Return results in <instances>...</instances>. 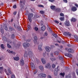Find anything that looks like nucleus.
<instances>
[{
  "label": "nucleus",
  "mask_w": 78,
  "mask_h": 78,
  "mask_svg": "<svg viewBox=\"0 0 78 78\" xmlns=\"http://www.w3.org/2000/svg\"><path fill=\"white\" fill-rule=\"evenodd\" d=\"M63 34L65 36H68V37H71L72 36V34L69 32L67 31L66 32H64L63 33Z\"/></svg>",
  "instance_id": "1"
},
{
  "label": "nucleus",
  "mask_w": 78,
  "mask_h": 78,
  "mask_svg": "<svg viewBox=\"0 0 78 78\" xmlns=\"http://www.w3.org/2000/svg\"><path fill=\"white\" fill-rule=\"evenodd\" d=\"M25 2L23 0H20V4L22 7V8H24V7H23V6H24V5H25Z\"/></svg>",
  "instance_id": "2"
},
{
  "label": "nucleus",
  "mask_w": 78,
  "mask_h": 78,
  "mask_svg": "<svg viewBox=\"0 0 78 78\" xmlns=\"http://www.w3.org/2000/svg\"><path fill=\"white\" fill-rule=\"evenodd\" d=\"M28 19L29 20V21L30 22H31V18L33 17V14L32 13H30L28 15Z\"/></svg>",
  "instance_id": "3"
},
{
  "label": "nucleus",
  "mask_w": 78,
  "mask_h": 78,
  "mask_svg": "<svg viewBox=\"0 0 78 78\" xmlns=\"http://www.w3.org/2000/svg\"><path fill=\"white\" fill-rule=\"evenodd\" d=\"M58 68H59V66H58L55 69L54 71V75L55 76L58 75V71H59V69H58Z\"/></svg>",
  "instance_id": "4"
},
{
  "label": "nucleus",
  "mask_w": 78,
  "mask_h": 78,
  "mask_svg": "<svg viewBox=\"0 0 78 78\" xmlns=\"http://www.w3.org/2000/svg\"><path fill=\"white\" fill-rule=\"evenodd\" d=\"M39 77H42V78H45L47 76V75L45 74L41 73L38 74Z\"/></svg>",
  "instance_id": "5"
},
{
  "label": "nucleus",
  "mask_w": 78,
  "mask_h": 78,
  "mask_svg": "<svg viewBox=\"0 0 78 78\" xmlns=\"http://www.w3.org/2000/svg\"><path fill=\"white\" fill-rule=\"evenodd\" d=\"M23 46L24 48L29 47L30 46V43H24L23 44Z\"/></svg>",
  "instance_id": "6"
},
{
  "label": "nucleus",
  "mask_w": 78,
  "mask_h": 78,
  "mask_svg": "<svg viewBox=\"0 0 78 78\" xmlns=\"http://www.w3.org/2000/svg\"><path fill=\"white\" fill-rule=\"evenodd\" d=\"M44 48L47 52H50L51 51V48L48 46H46Z\"/></svg>",
  "instance_id": "7"
},
{
  "label": "nucleus",
  "mask_w": 78,
  "mask_h": 78,
  "mask_svg": "<svg viewBox=\"0 0 78 78\" xmlns=\"http://www.w3.org/2000/svg\"><path fill=\"white\" fill-rule=\"evenodd\" d=\"M28 54L30 58L32 59L33 58V52L32 51H29Z\"/></svg>",
  "instance_id": "8"
},
{
  "label": "nucleus",
  "mask_w": 78,
  "mask_h": 78,
  "mask_svg": "<svg viewBox=\"0 0 78 78\" xmlns=\"http://www.w3.org/2000/svg\"><path fill=\"white\" fill-rule=\"evenodd\" d=\"M20 64L21 66H23L24 64H25V63L24 62V60L23 59H22L20 61Z\"/></svg>",
  "instance_id": "9"
},
{
  "label": "nucleus",
  "mask_w": 78,
  "mask_h": 78,
  "mask_svg": "<svg viewBox=\"0 0 78 78\" xmlns=\"http://www.w3.org/2000/svg\"><path fill=\"white\" fill-rule=\"evenodd\" d=\"M30 64L32 69V70H34V69H35V66H34V64L33 62L30 63Z\"/></svg>",
  "instance_id": "10"
},
{
  "label": "nucleus",
  "mask_w": 78,
  "mask_h": 78,
  "mask_svg": "<svg viewBox=\"0 0 78 78\" xmlns=\"http://www.w3.org/2000/svg\"><path fill=\"white\" fill-rule=\"evenodd\" d=\"M77 20L74 17H72L70 19V21L71 22H75Z\"/></svg>",
  "instance_id": "11"
},
{
  "label": "nucleus",
  "mask_w": 78,
  "mask_h": 78,
  "mask_svg": "<svg viewBox=\"0 0 78 78\" xmlns=\"http://www.w3.org/2000/svg\"><path fill=\"white\" fill-rule=\"evenodd\" d=\"M71 10L73 12H75L77 10V8L75 6L72 7L71 9Z\"/></svg>",
  "instance_id": "12"
},
{
  "label": "nucleus",
  "mask_w": 78,
  "mask_h": 78,
  "mask_svg": "<svg viewBox=\"0 0 78 78\" xmlns=\"http://www.w3.org/2000/svg\"><path fill=\"white\" fill-rule=\"evenodd\" d=\"M67 51L69 53H74V50H73V49L71 48L68 49Z\"/></svg>",
  "instance_id": "13"
},
{
  "label": "nucleus",
  "mask_w": 78,
  "mask_h": 78,
  "mask_svg": "<svg viewBox=\"0 0 78 78\" xmlns=\"http://www.w3.org/2000/svg\"><path fill=\"white\" fill-rule=\"evenodd\" d=\"M65 56H67L68 57H69V58H72V55H71L69 53H65Z\"/></svg>",
  "instance_id": "14"
},
{
  "label": "nucleus",
  "mask_w": 78,
  "mask_h": 78,
  "mask_svg": "<svg viewBox=\"0 0 78 78\" xmlns=\"http://www.w3.org/2000/svg\"><path fill=\"white\" fill-rule=\"evenodd\" d=\"M41 61L42 62L43 64H44L46 63V61L45 60V58H42L41 59Z\"/></svg>",
  "instance_id": "15"
},
{
  "label": "nucleus",
  "mask_w": 78,
  "mask_h": 78,
  "mask_svg": "<svg viewBox=\"0 0 78 78\" xmlns=\"http://www.w3.org/2000/svg\"><path fill=\"white\" fill-rule=\"evenodd\" d=\"M37 37L36 36H35L34 37V44L37 43Z\"/></svg>",
  "instance_id": "16"
},
{
  "label": "nucleus",
  "mask_w": 78,
  "mask_h": 78,
  "mask_svg": "<svg viewBox=\"0 0 78 78\" xmlns=\"http://www.w3.org/2000/svg\"><path fill=\"white\" fill-rule=\"evenodd\" d=\"M13 58L15 61H19L20 59L18 57H13Z\"/></svg>",
  "instance_id": "17"
},
{
  "label": "nucleus",
  "mask_w": 78,
  "mask_h": 78,
  "mask_svg": "<svg viewBox=\"0 0 78 78\" xmlns=\"http://www.w3.org/2000/svg\"><path fill=\"white\" fill-rule=\"evenodd\" d=\"M50 8L53 11H55V9H56V7L55 5H51V6Z\"/></svg>",
  "instance_id": "18"
},
{
  "label": "nucleus",
  "mask_w": 78,
  "mask_h": 78,
  "mask_svg": "<svg viewBox=\"0 0 78 78\" xmlns=\"http://www.w3.org/2000/svg\"><path fill=\"white\" fill-rule=\"evenodd\" d=\"M65 25L66 26H70V23L69 22V21H67L66 22V23H65Z\"/></svg>",
  "instance_id": "19"
},
{
  "label": "nucleus",
  "mask_w": 78,
  "mask_h": 78,
  "mask_svg": "<svg viewBox=\"0 0 78 78\" xmlns=\"http://www.w3.org/2000/svg\"><path fill=\"white\" fill-rule=\"evenodd\" d=\"M2 39L3 41H4L5 42H7V38H6V37L5 36H3L2 37Z\"/></svg>",
  "instance_id": "20"
},
{
  "label": "nucleus",
  "mask_w": 78,
  "mask_h": 78,
  "mask_svg": "<svg viewBox=\"0 0 78 78\" xmlns=\"http://www.w3.org/2000/svg\"><path fill=\"white\" fill-rule=\"evenodd\" d=\"M39 68L41 71H44V68L42 66H40Z\"/></svg>",
  "instance_id": "21"
},
{
  "label": "nucleus",
  "mask_w": 78,
  "mask_h": 78,
  "mask_svg": "<svg viewBox=\"0 0 78 78\" xmlns=\"http://www.w3.org/2000/svg\"><path fill=\"white\" fill-rule=\"evenodd\" d=\"M9 30L10 31H14V30H15V29H14L12 27H11V26H9Z\"/></svg>",
  "instance_id": "22"
},
{
  "label": "nucleus",
  "mask_w": 78,
  "mask_h": 78,
  "mask_svg": "<svg viewBox=\"0 0 78 78\" xmlns=\"http://www.w3.org/2000/svg\"><path fill=\"white\" fill-rule=\"evenodd\" d=\"M38 48L39 50L40 51H42V46L41 45H39L38 46Z\"/></svg>",
  "instance_id": "23"
},
{
  "label": "nucleus",
  "mask_w": 78,
  "mask_h": 78,
  "mask_svg": "<svg viewBox=\"0 0 78 78\" xmlns=\"http://www.w3.org/2000/svg\"><path fill=\"white\" fill-rule=\"evenodd\" d=\"M45 29H46L45 27L44 26H42L41 27V30L42 31H44L45 30Z\"/></svg>",
  "instance_id": "24"
},
{
  "label": "nucleus",
  "mask_w": 78,
  "mask_h": 78,
  "mask_svg": "<svg viewBox=\"0 0 78 78\" xmlns=\"http://www.w3.org/2000/svg\"><path fill=\"white\" fill-rule=\"evenodd\" d=\"M3 28H4L5 30H6V31H7L8 30V27L6 25H4L3 26Z\"/></svg>",
  "instance_id": "25"
},
{
  "label": "nucleus",
  "mask_w": 78,
  "mask_h": 78,
  "mask_svg": "<svg viewBox=\"0 0 78 78\" xmlns=\"http://www.w3.org/2000/svg\"><path fill=\"white\" fill-rule=\"evenodd\" d=\"M50 64L49 63H48L47 64V65H45V67L47 69V68H48V67H50Z\"/></svg>",
  "instance_id": "26"
},
{
  "label": "nucleus",
  "mask_w": 78,
  "mask_h": 78,
  "mask_svg": "<svg viewBox=\"0 0 78 78\" xmlns=\"http://www.w3.org/2000/svg\"><path fill=\"white\" fill-rule=\"evenodd\" d=\"M11 38L12 39H14L15 38V36L14 35V34H12L11 35Z\"/></svg>",
  "instance_id": "27"
},
{
  "label": "nucleus",
  "mask_w": 78,
  "mask_h": 78,
  "mask_svg": "<svg viewBox=\"0 0 78 78\" xmlns=\"http://www.w3.org/2000/svg\"><path fill=\"white\" fill-rule=\"evenodd\" d=\"M59 59L60 61H63V60H64V58L63 57L61 56L59 57Z\"/></svg>",
  "instance_id": "28"
},
{
  "label": "nucleus",
  "mask_w": 78,
  "mask_h": 78,
  "mask_svg": "<svg viewBox=\"0 0 78 78\" xmlns=\"http://www.w3.org/2000/svg\"><path fill=\"white\" fill-rule=\"evenodd\" d=\"M0 31H1L2 33V34H3L4 33V31H3V28L1 27L0 29Z\"/></svg>",
  "instance_id": "29"
},
{
  "label": "nucleus",
  "mask_w": 78,
  "mask_h": 78,
  "mask_svg": "<svg viewBox=\"0 0 78 78\" xmlns=\"http://www.w3.org/2000/svg\"><path fill=\"white\" fill-rule=\"evenodd\" d=\"M8 72L10 74V75H12V73L11 71V69H8Z\"/></svg>",
  "instance_id": "30"
},
{
  "label": "nucleus",
  "mask_w": 78,
  "mask_h": 78,
  "mask_svg": "<svg viewBox=\"0 0 78 78\" xmlns=\"http://www.w3.org/2000/svg\"><path fill=\"white\" fill-rule=\"evenodd\" d=\"M60 75L61 76H62L63 77H64V75H65V73H60Z\"/></svg>",
  "instance_id": "31"
},
{
  "label": "nucleus",
  "mask_w": 78,
  "mask_h": 78,
  "mask_svg": "<svg viewBox=\"0 0 78 78\" xmlns=\"http://www.w3.org/2000/svg\"><path fill=\"white\" fill-rule=\"evenodd\" d=\"M54 55H58L59 53V52L58 51H56L55 52H54Z\"/></svg>",
  "instance_id": "32"
},
{
  "label": "nucleus",
  "mask_w": 78,
  "mask_h": 78,
  "mask_svg": "<svg viewBox=\"0 0 78 78\" xmlns=\"http://www.w3.org/2000/svg\"><path fill=\"white\" fill-rule=\"evenodd\" d=\"M71 77V76L70 75H68L67 76H66L65 78H70Z\"/></svg>",
  "instance_id": "33"
},
{
  "label": "nucleus",
  "mask_w": 78,
  "mask_h": 78,
  "mask_svg": "<svg viewBox=\"0 0 78 78\" xmlns=\"http://www.w3.org/2000/svg\"><path fill=\"white\" fill-rule=\"evenodd\" d=\"M40 13L41 14H44L45 13V12L42 10L40 11Z\"/></svg>",
  "instance_id": "34"
},
{
  "label": "nucleus",
  "mask_w": 78,
  "mask_h": 78,
  "mask_svg": "<svg viewBox=\"0 0 78 78\" xmlns=\"http://www.w3.org/2000/svg\"><path fill=\"white\" fill-rule=\"evenodd\" d=\"M40 61H39V60L38 59H37V58H36V62L37 63V64H38V62H39Z\"/></svg>",
  "instance_id": "35"
},
{
  "label": "nucleus",
  "mask_w": 78,
  "mask_h": 78,
  "mask_svg": "<svg viewBox=\"0 0 78 78\" xmlns=\"http://www.w3.org/2000/svg\"><path fill=\"white\" fill-rule=\"evenodd\" d=\"M56 10L58 12H59L61 11V9H60V8L57 9H56Z\"/></svg>",
  "instance_id": "36"
},
{
  "label": "nucleus",
  "mask_w": 78,
  "mask_h": 78,
  "mask_svg": "<svg viewBox=\"0 0 78 78\" xmlns=\"http://www.w3.org/2000/svg\"><path fill=\"white\" fill-rule=\"evenodd\" d=\"M60 20L61 21H64V19L63 17H60Z\"/></svg>",
  "instance_id": "37"
},
{
  "label": "nucleus",
  "mask_w": 78,
  "mask_h": 78,
  "mask_svg": "<svg viewBox=\"0 0 78 78\" xmlns=\"http://www.w3.org/2000/svg\"><path fill=\"white\" fill-rule=\"evenodd\" d=\"M1 47L2 48V49H4V48H5V47H4V46H3V44H1Z\"/></svg>",
  "instance_id": "38"
},
{
  "label": "nucleus",
  "mask_w": 78,
  "mask_h": 78,
  "mask_svg": "<svg viewBox=\"0 0 78 78\" xmlns=\"http://www.w3.org/2000/svg\"><path fill=\"white\" fill-rule=\"evenodd\" d=\"M53 36H54V37H55V38L57 37L58 36V35H57V34H53Z\"/></svg>",
  "instance_id": "39"
},
{
  "label": "nucleus",
  "mask_w": 78,
  "mask_h": 78,
  "mask_svg": "<svg viewBox=\"0 0 78 78\" xmlns=\"http://www.w3.org/2000/svg\"><path fill=\"white\" fill-rule=\"evenodd\" d=\"M38 7H40V8H44V5H38Z\"/></svg>",
  "instance_id": "40"
},
{
  "label": "nucleus",
  "mask_w": 78,
  "mask_h": 78,
  "mask_svg": "<svg viewBox=\"0 0 78 78\" xmlns=\"http://www.w3.org/2000/svg\"><path fill=\"white\" fill-rule=\"evenodd\" d=\"M7 45L8 48H11V45H10L9 44H7Z\"/></svg>",
  "instance_id": "41"
},
{
  "label": "nucleus",
  "mask_w": 78,
  "mask_h": 78,
  "mask_svg": "<svg viewBox=\"0 0 78 78\" xmlns=\"http://www.w3.org/2000/svg\"><path fill=\"white\" fill-rule=\"evenodd\" d=\"M17 11H15V12H13V14L14 16H16V14H17Z\"/></svg>",
  "instance_id": "42"
},
{
  "label": "nucleus",
  "mask_w": 78,
  "mask_h": 78,
  "mask_svg": "<svg viewBox=\"0 0 78 78\" xmlns=\"http://www.w3.org/2000/svg\"><path fill=\"white\" fill-rule=\"evenodd\" d=\"M27 27L28 28V30H30V28H31V26L30 25H28L27 26Z\"/></svg>",
  "instance_id": "43"
},
{
  "label": "nucleus",
  "mask_w": 78,
  "mask_h": 78,
  "mask_svg": "<svg viewBox=\"0 0 78 78\" xmlns=\"http://www.w3.org/2000/svg\"><path fill=\"white\" fill-rule=\"evenodd\" d=\"M11 78H15V75L14 74L12 75L11 76Z\"/></svg>",
  "instance_id": "44"
},
{
  "label": "nucleus",
  "mask_w": 78,
  "mask_h": 78,
  "mask_svg": "<svg viewBox=\"0 0 78 78\" xmlns=\"http://www.w3.org/2000/svg\"><path fill=\"white\" fill-rule=\"evenodd\" d=\"M28 56V54H27V53H25L24 54V57H25V58L26 57H27Z\"/></svg>",
  "instance_id": "45"
},
{
  "label": "nucleus",
  "mask_w": 78,
  "mask_h": 78,
  "mask_svg": "<svg viewBox=\"0 0 78 78\" xmlns=\"http://www.w3.org/2000/svg\"><path fill=\"white\" fill-rule=\"evenodd\" d=\"M50 59L51 61H55V58H51Z\"/></svg>",
  "instance_id": "46"
},
{
  "label": "nucleus",
  "mask_w": 78,
  "mask_h": 78,
  "mask_svg": "<svg viewBox=\"0 0 78 78\" xmlns=\"http://www.w3.org/2000/svg\"><path fill=\"white\" fill-rule=\"evenodd\" d=\"M7 51H8L9 53H12V51H10V50H7Z\"/></svg>",
  "instance_id": "47"
},
{
  "label": "nucleus",
  "mask_w": 78,
  "mask_h": 78,
  "mask_svg": "<svg viewBox=\"0 0 78 78\" xmlns=\"http://www.w3.org/2000/svg\"><path fill=\"white\" fill-rule=\"evenodd\" d=\"M13 8H14V9H16V8H17V6H16V5H14L13 7Z\"/></svg>",
  "instance_id": "48"
},
{
  "label": "nucleus",
  "mask_w": 78,
  "mask_h": 78,
  "mask_svg": "<svg viewBox=\"0 0 78 78\" xmlns=\"http://www.w3.org/2000/svg\"><path fill=\"white\" fill-rule=\"evenodd\" d=\"M48 30H49V32H51V29L50 27H48Z\"/></svg>",
  "instance_id": "49"
},
{
  "label": "nucleus",
  "mask_w": 78,
  "mask_h": 78,
  "mask_svg": "<svg viewBox=\"0 0 78 78\" xmlns=\"http://www.w3.org/2000/svg\"><path fill=\"white\" fill-rule=\"evenodd\" d=\"M40 23H41V26H42V25H44V23L43 21H41L40 22Z\"/></svg>",
  "instance_id": "50"
},
{
  "label": "nucleus",
  "mask_w": 78,
  "mask_h": 78,
  "mask_svg": "<svg viewBox=\"0 0 78 78\" xmlns=\"http://www.w3.org/2000/svg\"><path fill=\"white\" fill-rule=\"evenodd\" d=\"M63 2L64 3H67V0H63Z\"/></svg>",
  "instance_id": "51"
},
{
  "label": "nucleus",
  "mask_w": 78,
  "mask_h": 78,
  "mask_svg": "<svg viewBox=\"0 0 78 78\" xmlns=\"http://www.w3.org/2000/svg\"><path fill=\"white\" fill-rule=\"evenodd\" d=\"M11 53L14 55H16V53L15 52H14L13 51H12Z\"/></svg>",
  "instance_id": "52"
},
{
  "label": "nucleus",
  "mask_w": 78,
  "mask_h": 78,
  "mask_svg": "<svg viewBox=\"0 0 78 78\" xmlns=\"http://www.w3.org/2000/svg\"><path fill=\"white\" fill-rule=\"evenodd\" d=\"M74 37L75 38H76V39H78V37L77 35H75L74 36Z\"/></svg>",
  "instance_id": "53"
},
{
  "label": "nucleus",
  "mask_w": 78,
  "mask_h": 78,
  "mask_svg": "<svg viewBox=\"0 0 78 78\" xmlns=\"http://www.w3.org/2000/svg\"><path fill=\"white\" fill-rule=\"evenodd\" d=\"M34 29L36 31H37V30H38V28L36 27H35Z\"/></svg>",
  "instance_id": "54"
},
{
  "label": "nucleus",
  "mask_w": 78,
  "mask_h": 78,
  "mask_svg": "<svg viewBox=\"0 0 78 78\" xmlns=\"http://www.w3.org/2000/svg\"><path fill=\"white\" fill-rule=\"evenodd\" d=\"M55 22L56 23L58 24L59 23V21H57V20H55Z\"/></svg>",
  "instance_id": "55"
},
{
  "label": "nucleus",
  "mask_w": 78,
  "mask_h": 78,
  "mask_svg": "<svg viewBox=\"0 0 78 78\" xmlns=\"http://www.w3.org/2000/svg\"><path fill=\"white\" fill-rule=\"evenodd\" d=\"M21 45L20 44V43L19 42L18 44V46L19 47H20Z\"/></svg>",
  "instance_id": "56"
},
{
  "label": "nucleus",
  "mask_w": 78,
  "mask_h": 78,
  "mask_svg": "<svg viewBox=\"0 0 78 78\" xmlns=\"http://www.w3.org/2000/svg\"><path fill=\"white\" fill-rule=\"evenodd\" d=\"M56 67V66L55 65L53 64V65H52V68H55V67Z\"/></svg>",
  "instance_id": "57"
},
{
  "label": "nucleus",
  "mask_w": 78,
  "mask_h": 78,
  "mask_svg": "<svg viewBox=\"0 0 78 78\" xmlns=\"http://www.w3.org/2000/svg\"><path fill=\"white\" fill-rule=\"evenodd\" d=\"M44 35L45 36H47L48 35V34H47V32H45L44 33Z\"/></svg>",
  "instance_id": "58"
},
{
  "label": "nucleus",
  "mask_w": 78,
  "mask_h": 78,
  "mask_svg": "<svg viewBox=\"0 0 78 78\" xmlns=\"http://www.w3.org/2000/svg\"><path fill=\"white\" fill-rule=\"evenodd\" d=\"M60 16H64V14L62 13H61L60 14Z\"/></svg>",
  "instance_id": "59"
},
{
  "label": "nucleus",
  "mask_w": 78,
  "mask_h": 78,
  "mask_svg": "<svg viewBox=\"0 0 78 78\" xmlns=\"http://www.w3.org/2000/svg\"><path fill=\"white\" fill-rule=\"evenodd\" d=\"M14 27H15V28H17V25L16 24L14 25Z\"/></svg>",
  "instance_id": "60"
},
{
  "label": "nucleus",
  "mask_w": 78,
  "mask_h": 78,
  "mask_svg": "<svg viewBox=\"0 0 78 78\" xmlns=\"http://www.w3.org/2000/svg\"><path fill=\"white\" fill-rule=\"evenodd\" d=\"M48 1L50 2H54V0H48Z\"/></svg>",
  "instance_id": "61"
},
{
  "label": "nucleus",
  "mask_w": 78,
  "mask_h": 78,
  "mask_svg": "<svg viewBox=\"0 0 78 78\" xmlns=\"http://www.w3.org/2000/svg\"><path fill=\"white\" fill-rule=\"evenodd\" d=\"M75 6H76V7H77V8H78V5L76 3L75 4Z\"/></svg>",
  "instance_id": "62"
},
{
  "label": "nucleus",
  "mask_w": 78,
  "mask_h": 78,
  "mask_svg": "<svg viewBox=\"0 0 78 78\" xmlns=\"http://www.w3.org/2000/svg\"><path fill=\"white\" fill-rule=\"evenodd\" d=\"M30 41H31V39H29L27 40V42H30Z\"/></svg>",
  "instance_id": "63"
},
{
  "label": "nucleus",
  "mask_w": 78,
  "mask_h": 78,
  "mask_svg": "<svg viewBox=\"0 0 78 78\" xmlns=\"http://www.w3.org/2000/svg\"><path fill=\"white\" fill-rule=\"evenodd\" d=\"M48 78H51V76L50 75H49L48 76Z\"/></svg>",
  "instance_id": "64"
}]
</instances>
